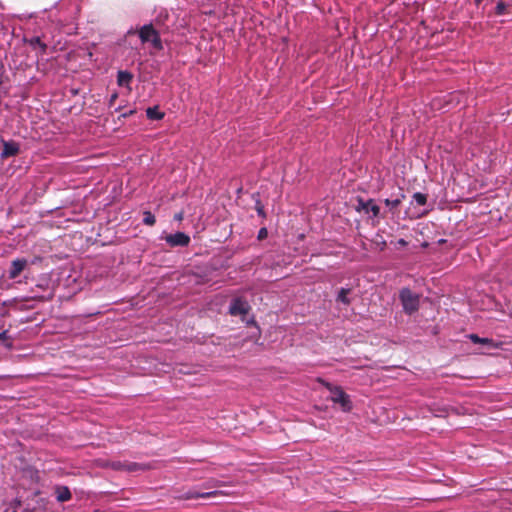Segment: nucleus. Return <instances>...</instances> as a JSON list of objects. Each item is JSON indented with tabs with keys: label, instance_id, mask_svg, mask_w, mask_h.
I'll use <instances>...</instances> for the list:
<instances>
[{
	"label": "nucleus",
	"instance_id": "obj_26",
	"mask_svg": "<svg viewBox=\"0 0 512 512\" xmlns=\"http://www.w3.org/2000/svg\"><path fill=\"white\" fill-rule=\"evenodd\" d=\"M134 113H135V110H129V111H127V112L123 113V114L121 115V117L126 118V117H129V116L133 115Z\"/></svg>",
	"mask_w": 512,
	"mask_h": 512
},
{
	"label": "nucleus",
	"instance_id": "obj_5",
	"mask_svg": "<svg viewBox=\"0 0 512 512\" xmlns=\"http://www.w3.org/2000/svg\"><path fill=\"white\" fill-rule=\"evenodd\" d=\"M355 208L358 212H364L367 214L371 212L373 218H377L380 215V207L374 202L373 199L365 201L362 198H358Z\"/></svg>",
	"mask_w": 512,
	"mask_h": 512
},
{
	"label": "nucleus",
	"instance_id": "obj_21",
	"mask_svg": "<svg viewBox=\"0 0 512 512\" xmlns=\"http://www.w3.org/2000/svg\"><path fill=\"white\" fill-rule=\"evenodd\" d=\"M0 341L6 348H12V341L7 336V331H3L0 333Z\"/></svg>",
	"mask_w": 512,
	"mask_h": 512
},
{
	"label": "nucleus",
	"instance_id": "obj_28",
	"mask_svg": "<svg viewBox=\"0 0 512 512\" xmlns=\"http://www.w3.org/2000/svg\"><path fill=\"white\" fill-rule=\"evenodd\" d=\"M474 1H475V4H476L477 6H479V5L481 4V2H482V0H474Z\"/></svg>",
	"mask_w": 512,
	"mask_h": 512
},
{
	"label": "nucleus",
	"instance_id": "obj_23",
	"mask_svg": "<svg viewBox=\"0 0 512 512\" xmlns=\"http://www.w3.org/2000/svg\"><path fill=\"white\" fill-rule=\"evenodd\" d=\"M255 210L257 211V214L260 217H262V218L266 217L264 206H263V204L261 203V201L259 199H257L256 202H255Z\"/></svg>",
	"mask_w": 512,
	"mask_h": 512
},
{
	"label": "nucleus",
	"instance_id": "obj_4",
	"mask_svg": "<svg viewBox=\"0 0 512 512\" xmlns=\"http://www.w3.org/2000/svg\"><path fill=\"white\" fill-rule=\"evenodd\" d=\"M250 309L251 307L245 299L237 297L231 301L229 314L232 316H246Z\"/></svg>",
	"mask_w": 512,
	"mask_h": 512
},
{
	"label": "nucleus",
	"instance_id": "obj_8",
	"mask_svg": "<svg viewBox=\"0 0 512 512\" xmlns=\"http://www.w3.org/2000/svg\"><path fill=\"white\" fill-rule=\"evenodd\" d=\"M3 142V150L1 152V157L3 159H7L9 157L16 156L19 153L20 147L19 144L15 141H2Z\"/></svg>",
	"mask_w": 512,
	"mask_h": 512
},
{
	"label": "nucleus",
	"instance_id": "obj_10",
	"mask_svg": "<svg viewBox=\"0 0 512 512\" xmlns=\"http://www.w3.org/2000/svg\"><path fill=\"white\" fill-rule=\"evenodd\" d=\"M34 50H37V55L43 56L47 51V44L44 43L39 36L24 39Z\"/></svg>",
	"mask_w": 512,
	"mask_h": 512
},
{
	"label": "nucleus",
	"instance_id": "obj_6",
	"mask_svg": "<svg viewBox=\"0 0 512 512\" xmlns=\"http://www.w3.org/2000/svg\"><path fill=\"white\" fill-rule=\"evenodd\" d=\"M28 260L25 258H16L11 262L8 278L11 280L16 279L27 267Z\"/></svg>",
	"mask_w": 512,
	"mask_h": 512
},
{
	"label": "nucleus",
	"instance_id": "obj_22",
	"mask_svg": "<svg viewBox=\"0 0 512 512\" xmlns=\"http://www.w3.org/2000/svg\"><path fill=\"white\" fill-rule=\"evenodd\" d=\"M506 10H507V5L504 2L500 1L495 7V15H497V16L504 15L506 13Z\"/></svg>",
	"mask_w": 512,
	"mask_h": 512
},
{
	"label": "nucleus",
	"instance_id": "obj_20",
	"mask_svg": "<svg viewBox=\"0 0 512 512\" xmlns=\"http://www.w3.org/2000/svg\"><path fill=\"white\" fill-rule=\"evenodd\" d=\"M126 461H111L108 466L116 471H124Z\"/></svg>",
	"mask_w": 512,
	"mask_h": 512
},
{
	"label": "nucleus",
	"instance_id": "obj_11",
	"mask_svg": "<svg viewBox=\"0 0 512 512\" xmlns=\"http://www.w3.org/2000/svg\"><path fill=\"white\" fill-rule=\"evenodd\" d=\"M132 79L133 75L128 71L120 70L117 73V84L121 87H129Z\"/></svg>",
	"mask_w": 512,
	"mask_h": 512
},
{
	"label": "nucleus",
	"instance_id": "obj_1",
	"mask_svg": "<svg viewBox=\"0 0 512 512\" xmlns=\"http://www.w3.org/2000/svg\"><path fill=\"white\" fill-rule=\"evenodd\" d=\"M138 36L142 43H151L156 50L163 49L160 34L152 24L143 25L138 31Z\"/></svg>",
	"mask_w": 512,
	"mask_h": 512
},
{
	"label": "nucleus",
	"instance_id": "obj_25",
	"mask_svg": "<svg viewBox=\"0 0 512 512\" xmlns=\"http://www.w3.org/2000/svg\"><path fill=\"white\" fill-rule=\"evenodd\" d=\"M217 485H218V481H216V480L209 481L204 484L205 488H211V487H215Z\"/></svg>",
	"mask_w": 512,
	"mask_h": 512
},
{
	"label": "nucleus",
	"instance_id": "obj_3",
	"mask_svg": "<svg viewBox=\"0 0 512 512\" xmlns=\"http://www.w3.org/2000/svg\"><path fill=\"white\" fill-rule=\"evenodd\" d=\"M331 392V401L341 406L344 412H349L352 409V402L349 395L339 386L326 385Z\"/></svg>",
	"mask_w": 512,
	"mask_h": 512
},
{
	"label": "nucleus",
	"instance_id": "obj_15",
	"mask_svg": "<svg viewBox=\"0 0 512 512\" xmlns=\"http://www.w3.org/2000/svg\"><path fill=\"white\" fill-rule=\"evenodd\" d=\"M146 115L150 120H161L164 117V113L159 110L158 106L147 108Z\"/></svg>",
	"mask_w": 512,
	"mask_h": 512
},
{
	"label": "nucleus",
	"instance_id": "obj_16",
	"mask_svg": "<svg viewBox=\"0 0 512 512\" xmlns=\"http://www.w3.org/2000/svg\"><path fill=\"white\" fill-rule=\"evenodd\" d=\"M405 198L404 194H401L399 197L395 199H385L384 203L386 206H388L391 210L396 209L402 202V200Z\"/></svg>",
	"mask_w": 512,
	"mask_h": 512
},
{
	"label": "nucleus",
	"instance_id": "obj_27",
	"mask_svg": "<svg viewBox=\"0 0 512 512\" xmlns=\"http://www.w3.org/2000/svg\"><path fill=\"white\" fill-rule=\"evenodd\" d=\"M398 244L405 246V245H407V242L404 239H399Z\"/></svg>",
	"mask_w": 512,
	"mask_h": 512
},
{
	"label": "nucleus",
	"instance_id": "obj_14",
	"mask_svg": "<svg viewBox=\"0 0 512 512\" xmlns=\"http://www.w3.org/2000/svg\"><path fill=\"white\" fill-rule=\"evenodd\" d=\"M350 292H351L350 288H341L338 291V294H337V297H336V301L337 302H341V303H343L346 306L350 305L351 304V299L348 297Z\"/></svg>",
	"mask_w": 512,
	"mask_h": 512
},
{
	"label": "nucleus",
	"instance_id": "obj_19",
	"mask_svg": "<svg viewBox=\"0 0 512 512\" xmlns=\"http://www.w3.org/2000/svg\"><path fill=\"white\" fill-rule=\"evenodd\" d=\"M469 338L471 339V341L475 344H488V343H491L492 340L491 339H488V338H480L478 335L476 334H471L469 336Z\"/></svg>",
	"mask_w": 512,
	"mask_h": 512
},
{
	"label": "nucleus",
	"instance_id": "obj_24",
	"mask_svg": "<svg viewBox=\"0 0 512 512\" xmlns=\"http://www.w3.org/2000/svg\"><path fill=\"white\" fill-rule=\"evenodd\" d=\"M267 236V229L266 228H261L259 230V233H258V238L259 239H263Z\"/></svg>",
	"mask_w": 512,
	"mask_h": 512
},
{
	"label": "nucleus",
	"instance_id": "obj_9",
	"mask_svg": "<svg viewBox=\"0 0 512 512\" xmlns=\"http://www.w3.org/2000/svg\"><path fill=\"white\" fill-rule=\"evenodd\" d=\"M222 494L221 491H218V490H213V491H208V492H199L197 490H189L187 491L183 498L186 499V500H189V499H198V498H211V497H216L218 495Z\"/></svg>",
	"mask_w": 512,
	"mask_h": 512
},
{
	"label": "nucleus",
	"instance_id": "obj_2",
	"mask_svg": "<svg viewBox=\"0 0 512 512\" xmlns=\"http://www.w3.org/2000/svg\"><path fill=\"white\" fill-rule=\"evenodd\" d=\"M399 298L406 314H413L419 309L420 296L412 292L409 288L400 290Z\"/></svg>",
	"mask_w": 512,
	"mask_h": 512
},
{
	"label": "nucleus",
	"instance_id": "obj_13",
	"mask_svg": "<svg viewBox=\"0 0 512 512\" xmlns=\"http://www.w3.org/2000/svg\"><path fill=\"white\" fill-rule=\"evenodd\" d=\"M124 465H125L124 471H127V472L145 471L150 468L146 464H141V463L131 462V461H126V463Z\"/></svg>",
	"mask_w": 512,
	"mask_h": 512
},
{
	"label": "nucleus",
	"instance_id": "obj_18",
	"mask_svg": "<svg viewBox=\"0 0 512 512\" xmlns=\"http://www.w3.org/2000/svg\"><path fill=\"white\" fill-rule=\"evenodd\" d=\"M413 199L420 206H424L427 203V195L421 192L414 193Z\"/></svg>",
	"mask_w": 512,
	"mask_h": 512
},
{
	"label": "nucleus",
	"instance_id": "obj_7",
	"mask_svg": "<svg viewBox=\"0 0 512 512\" xmlns=\"http://www.w3.org/2000/svg\"><path fill=\"white\" fill-rule=\"evenodd\" d=\"M165 240L172 247H185L190 243V237L183 232L170 234L166 236Z\"/></svg>",
	"mask_w": 512,
	"mask_h": 512
},
{
	"label": "nucleus",
	"instance_id": "obj_17",
	"mask_svg": "<svg viewBox=\"0 0 512 512\" xmlns=\"http://www.w3.org/2000/svg\"><path fill=\"white\" fill-rule=\"evenodd\" d=\"M156 222L155 216L150 211L143 213V223L147 226H153Z\"/></svg>",
	"mask_w": 512,
	"mask_h": 512
},
{
	"label": "nucleus",
	"instance_id": "obj_12",
	"mask_svg": "<svg viewBox=\"0 0 512 512\" xmlns=\"http://www.w3.org/2000/svg\"><path fill=\"white\" fill-rule=\"evenodd\" d=\"M72 497V494L68 487L66 486H58L56 488V498L59 502L69 501Z\"/></svg>",
	"mask_w": 512,
	"mask_h": 512
}]
</instances>
